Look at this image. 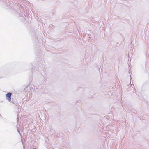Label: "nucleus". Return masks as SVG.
Here are the masks:
<instances>
[{"instance_id": "obj_1", "label": "nucleus", "mask_w": 149, "mask_h": 149, "mask_svg": "<svg viewBox=\"0 0 149 149\" xmlns=\"http://www.w3.org/2000/svg\"><path fill=\"white\" fill-rule=\"evenodd\" d=\"M11 95L12 93L10 92H8L6 94V99L8 100L9 102L11 101Z\"/></svg>"}, {"instance_id": "obj_2", "label": "nucleus", "mask_w": 149, "mask_h": 149, "mask_svg": "<svg viewBox=\"0 0 149 149\" xmlns=\"http://www.w3.org/2000/svg\"><path fill=\"white\" fill-rule=\"evenodd\" d=\"M133 89V87L132 86H130V88H128L127 91H132Z\"/></svg>"}, {"instance_id": "obj_3", "label": "nucleus", "mask_w": 149, "mask_h": 149, "mask_svg": "<svg viewBox=\"0 0 149 149\" xmlns=\"http://www.w3.org/2000/svg\"><path fill=\"white\" fill-rule=\"evenodd\" d=\"M31 68H32V69L33 70H39L38 68L36 67L35 68H34L33 67V65Z\"/></svg>"}, {"instance_id": "obj_4", "label": "nucleus", "mask_w": 149, "mask_h": 149, "mask_svg": "<svg viewBox=\"0 0 149 149\" xmlns=\"http://www.w3.org/2000/svg\"><path fill=\"white\" fill-rule=\"evenodd\" d=\"M128 109H127V110H128V111H129V110H130V111L132 110V108L131 106H130V107L128 108Z\"/></svg>"}, {"instance_id": "obj_5", "label": "nucleus", "mask_w": 149, "mask_h": 149, "mask_svg": "<svg viewBox=\"0 0 149 149\" xmlns=\"http://www.w3.org/2000/svg\"><path fill=\"white\" fill-rule=\"evenodd\" d=\"M50 131L52 132V134H54L55 133V131L54 130L51 129L50 130Z\"/></svg>"}, {"instance_id": "obj_6", "label": "nucleus", "mask_w": 149, "mask_h": 149, "mask_svg": "<svg viewBox=\"0 0 149 149\" xmlns=\"http://www.w3.org/2000/svg\"><path fill=\"white\" fill-rule=\"evenodd\" d=\"M134 90L133 93H136V91L135 88V87H134Z\"/></svg>"}, {"instance_id": "obj_7", "label": "nucleus", "mask_w": 149, "mask_h": 149, "mask_svg": "<svg viewBox=\"0 0 149 149\" xmlns=\"http://www.w3.org/2000/svg\"><path fill=\"white\" fill-rule=\"evenodd\" d=\"M17 131H18V132L20 134V135H21V134L20 132V131L18 130V129L17 128Z\"/></svg>"}, {"instance_id": "obj_8", "label": "nucleus", "mask_w": 149, "mask_h": 149, "mask_svg": "<svg viewBox=\"0 0 149 149\" xmlns=\"http://www.w3.org/2000/svg\"><path fill=\"white\" fill-rule=\"evenodd\" d=\"M17 119H18V114H17ZM18 120H17V121H18Z\"/></svg>"}, {"instance_id": "obj_9", "label": "nucleus", "mask_w": 149, "mask_h": 149, "mask_svg": "<svg viewBox=\"0 0 149 149\" xmlns=\"http://www.w3.org/2000/svg\"><path fill=\"white\" fill-rule=\"evenodd\" d=\"M133 86H134V84L133 85Z\"/></svg>"}, {"instance_id": "obj_10", "label": "nucleus", "mask_w": 149, "mask_h": 149, "mask_svg": "<svg viewBox=\"0 0 149 149\" xmlns=\"http://www.w3.org/2000/svg\"><path fill=\"white\" fill-rule=\"evenodd\" d=\"M0 116H1V115L0 114Z\"/></svg>"}]
</instances>
